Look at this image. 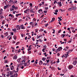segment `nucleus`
I'll use <instances>...</instances> for the list:
<instances>
[{"mask_svg":"<svg viewBox=\"0 0 77 77\" xmlns=\"http://www.w3.org/2000/svg\"><path fill=\"white\" fill-rule=\"evenodd\" d=\"M73 68V66L72 65H70L69 66V69H72Z\"/></svg>","mask_w":77,"mask_h":77,"instance_id":"6","label":"nucleus"},{"mask_svg":"<svg viewBox=\"0 0 77 77\" xmlns=\"http://www.w3.org/2000/svg\"><path fill=\"white\" fill-rule=\"evenodd\" d=\"M52 50H53V51H55V50H56V49H55V48H53L52 49Z\"/></svg>","mask_w":77,"mask_h":77,"instance_id":"43","label":"nucleus"},{"mask_svg":"<svg viewBox=\"0 0 77 77\" xmlns=\"http://www.w3.org/2000/svg\"><path fill=\"white\" fill-rule=\"evenodd\" d=\"M12 30L14 32H17V29L15 28H14V29H12Z\"/></svg>","mask_w":77,"mask_h":77,"instance_id":"12","label":"nucleus"},{"mask_svg":"<svg viewBox=\"0 0 77 77\" xmlns=\"http://www.w3.org/2000/svg\"><path fill=\"white\" fill-rule=\"evenodd\" d=\"M50 59V57H47V59Z\"/></svg>","mask_w":77,"mask_h":77,"instance_id":"54","label":"nucleus"},{"mask_svg":"<svg viewBox=\"0 0 77 77\" xmlns=\"http://www.w3.org/2000/svg\"><path fill=\"white\" fill-rule=\"evenodd\" d=\"M14 75H11V76H10V77H14Z\"/></svg>","mask_w":77,"mask_h":77,"instance_id":"63","label":"nucleus"},{"mask_svg":"<svg viewBox=\"0 0 77 77\" xmlns=\"http://www.w3.org/2000/svg\"><path fill=\"white\" fill-rule=\"evenodd\" d=\"M68 11H72V8H69L68 9Z\"/></svg>","mask_w":77,"mask_h":77,"instance_id":"19","label":"nucleus"},{"mask_svg":"<svg viewBox=\"0 0 77 77\" xmlns=\"http://www.w3.org/2000/svg\"><path fill=\"white\" fill-rule=\"evenodd\" d=\"M14 77H15V75H16V77H17V75H18V74H17V73H16V74H14Z\"/></svg>","mask_w":77,"mask_h":77,"instance_id":"23","label":"nucleus"},{"mask_svg":"<svg viewBox=\"0 0 77 77\" xmlns=\"http://www.w3.org/2000/svg\"><path fill=\"white\" fill-rule=\"evenodd\" d=\"M20 15V14H17L16 15V16H19V15Z\"/></svg>","mask_w":77,"mask_h":77,"instance_id":"61","label":"nucleus"},{"mask_svg":"<svg viewBox=\"0 0 77 77\" xmlns=\"http://www.w3.org/2000/svg\"><path fill=\"white\" fill-rule=\"evenodd\" d=\"M26 12H27V10H25L24 11V13H26Z\"/></svg>","mask_w":77,"mask_h":77,"instance_id":"62","label":"nucleus"},{"mask_svg":"<svg viewBox=\"0 0 77 77\" xmlns=\"http://www.w3.org/2000/svg\"><path fill=\"white\" fill-rule=\"evenodd\" d=\"M73 64L74 65H75L77 64V61H75V62L74 61L73 63Z\"/></svg>","mask_w":77,"mask_h":77,"instance_id":"11","label":"nucleus"},{"mask_svg":"<svg viewBox=\"0 0 77 77\" xmlns=\"http://www.w3.org/2000/svg\"><path fill=\"white\" fill-rule=\"evenodd\" d=\"M18 68H17V71H16V72H18Z\"/></svg>","mask_w":77,"mask_h":77,"instance_id":"41","label":"nucleus"},{"mask_svg":"<svg viewBox=\"0 0 77 77\" xmlns=\"http://www.w3.org/2000/svg\"><path fill=\"white\" fill-rule=\"evenodd\" d=\"M64 41H67V40L66 39V38H64Z\"/></svg>","mask_w":77,"mask_h":77,"instance_id":"51","label":"nucleus"},{"mask_svg":"<svg viewBox=\"0 0 77 77\" xmlns=\"http://www.w3.org/2000/svg\"><path fill=\"white\" fill-rule=\"evenodd\" d=\"M35 62V60H32L31 61V62Z\"/></svg>","mask_w":77,"mask_h":77,"instance_id":"60","label":"nucleus"},{"mask_svg":"<svg viewBox=\"0 0 77 77\" xmlns=\"http://www.w3.org/2000/svg\"><path fill=\"white\" fill-rule=\"evenodd\" d=\"M21 62L22 63H23V62H26V61H25V60H23V61H22Z\"/></svg>","mask_w":77,"mask_h":77,"instance_id":"42","label":"nucleus"},{"mask_svg":"<svg viewBox=\"0 0 77 77\" xmlns=\"http://www.w3.org/2000/svg\"><path fill=\"white\" fill-rule=\"evenodd\" d=\"M61 49H62V47H59L56 50V52H57V51H60Z\"/></svg>","mask_w":77,"mask_h":77,"instance_id":"2","label":"nucleus"},{"mask_svg":"<svg viewBox=\"0 0 77 77\" xmlns=\"http://www.w3.org/2000/svg\"><path fill=\"white\" fill-rule=\"evenodd\" d=\"M4 63H8V61L7 60H5L4 61Z\"/></svg>","mask_w":77,"mask_h":77,"instance_id":"22","label":"nucleus"},{"mask_svg":"<svg viewBox=\"0 0 77 77\" xmlns=\"http://www.w3.org/2000/svg\"><path fill=\"white\" fill-rule=\"evenodd\" d=\"M5 20H3L2 22V24H4V23H5Z\"/></svg>","mask_w":77,"mask_h":77,"instance_id":"34","label":"nucleus"},{"mask_svg":"<svg viewBox=\"0 0 77 77\" xmlns=\"http://www.w3.org/2000/svg\"><path fill=\"white\" fill-rule=\"evenodd\" d=\"M48 23H47L46 24H45V27H47V26H48Z\"/></svg>","mask_w":77,"mask_h":77,"instance_id":"47","label":"nucleus"},{"mask_svg":"<svg viewBox=\"0 0 77 77\" xmlns=\"http://www.w3.org/2000/svg\"><path fill=\"white\" fill-rule=\"evenodd\" d=\"M55 12H58V10L57 9H56V10L55 11Z\"/></svg>","mask_w":77,"mask_h":77,"instance_id":"46","label":"nucleus"},{"mask_svg":"<svg viewBox=\"0 0 77 77\" xmlns=\"http://www.w3.org/2000/svg\"><path fill=\"white\" fill-rule=\"evenodd\" d=\"M40 12H41V9H40L38 11V12H39V13H40Z\"/></svg>","mask_w":77,"mask_h":77,"instance_id":"58","label":"nucleus"},{"mask_svg":"<svg viewBox=\"0 0 77 77\" xmlns=\"http://www.w3.org/2000/svg\"><path fill=\"white\" fill-rule=\"evenodd\" d=\"M6 58H7V57L6 56H5L4 58V59H6Z\"/></svg>","mask_w":77,"mask_h":77,"instance_id":"40","label":"nucleus"},{"mask_svg":"<svg viewBox=\"0 0 77 77\" xmlns=\"http://www.w3.org/2000/svg\"><path fill=\"white\" fill-rule=\"evenodd\" d=\"M65 34H62L61 35V37L64 38V37H65Z\"/></svg>","mask_w":77,"mask_h":77,"instance_id":"18","label":"nucleus"},{"mask_svg":"<svg viewBox=\"0 0 77 77\" xmlns=\"http://www.w3.org/2000/svg\"><path fill=\"white\" fill-rule=\"evenodd\" d=\"M9 3H12V0H10V1H9Z\"/></svg>","mask_w":77,"mask_h":77,"instance_id":"31","label":"nucleus"},{"mask_svg":"<svg viewBox=\"0 0 77 77\" xmlns=\"http://www.w3.org/2000/svg\"><path fill=\"white\" fill-rule=\"evenodd\" d=\"M71 52V51L70 50H69V51L67 53V54H65V56H66V57H68V54L69 53H70V52Z\"/></svg>","mask_w":77,"mask_h":77,"instance_id":"3","label":"nucleus"},{"mask_svg":"<svg viewBox=\"0 0 77 77\" xmlns=\"http://www.w3.org/2000/svg\"><path fill=\"white\" fill-rule=\"evenodd\" d=\"M31 45H30L29 48L28 49V51H29V50H31V49H32V48L31 47Z\"/></svg>","mask_w":77,"mask_h":77,"instance_id":"9","label":"nucleus"},{"mask_svg":"<svg viewBox=\"0 0 77 77\" xmlns=\"http://www.w3.org/2000/svg\"><path fill=\"white\" fill-rule=\"evenodd\" d=\"M21 29H25V28L23 26H21Z\"/></svg>","mask_w":77,"mask_h":77,"instance_id":"33","label":"nucleus"},{"mask_svg":"<svg viewBox=\"0 0 77 77\" xmlns=\"http://www.w3.org/2000/svg\"><path fill=\"white\" fill-rule=\"evenodd\" d=\"M57 4L59 5V6L60 7L62 6V3H61V2H57Z\"/></svg>","mask_w":77,"mask_h":77,"instance_id":"10","label":"nucleus"},{"mask_svg":"<svg viewBox=\"0 0 77 77\" xmlns=\"http://www.w3.org/2000/svg\"><path fill=\"white\" fill-rule=\"evenodd\" d=\"M29 5L30 6H31V7H32V3H30V4H29Z\"/></svg>","mask_w":77,"mask_h":77,"instance_id":"35","label":"nucleus"},{"mask_svg":"<svg viewBox=\"0 0 77 77\" xmlns=\"http://www.w3.org/2000/svg\"><path fill=\"white\" fill-rule=\"evenodd\" d=\"M16 72V71L15 70H13L12 71H10V73L9 74V75L11 76V75H12L13 74V73H14V72Z\"/></svg>","mask_w":77,"mask_h":77,"instance_id":"1","label":"nucleus"},{"mask_svg":"<svg viewBox=\"0 0 77 77\" xmlns=\"http://www.w3.org/2000/svg\"><path fill=\"white\" fill-rule=\"evenodd\" d=\"M57 3V1H55L54 2V4H55V3Z\"/></svg>","mask_w":77,"mask_h":77,"instance_id":"39","label":"nucleus"},{"mask_svg":"<svg viewBox=\"0 0 77 77\" xmlns=\"http://www.w3.org/2000/svg\"><path fill=\"white\" fill-rule=\"evenodd\" d=\"M2 11H3V9H0V15H1L2 14Z\"/></svg>","mask_w":77,"mask_h":77,"instance_id":"15","label":"nucleus"},{"mask_svg":"<svg viewBox=\"0 0 77 77\" xmlns=\"http://www.w3.org/2000/svg\"><path fill=\"white\" fill-rule=\"evenodd\" d=\"M26 11H29V9H27L26 10Z\"/></svg>","mask_w":77,"mask_h":77,"instance_id":"64","label":"nucleus"},{"mask_svg":"<svg viewBox=\"0 0 77 77\" xmlns=\"http://www.w3.org/2000/svg\"><path fill=\"white\" fill-rule=\"evenodd\" d=\"M11 2L12 3H15V2H14V1H13V0H11Z\"/></svg>","mask_w":77,"mask_h":77,"instance_id":"55","label":"nucleus"},{"mask_svg":"<svg viewBox=\"0 0 77 77\" xmlns=\"http://www.w3.org/2000/svg\"><path fill=\"white\" fill-rule=\"evenodd\" d=\"M52 20H53V21H54V20H55V18L53 17V18H52Z\"/></svg>","mask_w":77,"mask_h":77,"instance_id":"32","label":"nucleus"},{"mask_svg":"<svg viewBox=\"0 0 77 77\" xmlns=\"http://www.w3.org/2000/svg\"><path fill=\"white\" fill-rule=\"evenodd\" d=\"M16 26V28H17V30H20V29H21V27L19 26V25H17Z\"/></svg>","mask_w":77,"mask_h":77,"instance_id":"4","label":"nucleus"},{"mask_svg":"<svg viewBox=\"0 0 77 77\" xmlns=\"http://www.w3.org/2000/svg\"><path fill=\"white\" fill-rule=\"evenodd\" d=\"M8 5H7V6H4V9H6V8H7V7H8Z\"/></svg>","mask_w":77,"mask_h":77,"instance_id":"26","label":"nucleus"},{"mask_svg":"<svg viewBox=\"0 0 77 77\" xmlns=\"http://www.w3.org/2000/svg\"><path fill=\"white\" fill-rule=\"evenodd\" d=\"M14 17V16H13V15H12L11 16V18H12H12H14V17Z\"/></svg>","mask_w":77,"mask_h":77,"instance_id":"56","label":"nucleus"},{"mask_svg":"<svg viewBox=\"0 0 77 77\" xmlns=\"http://www.w3.org/2000/svg\"><path fill=\"white\" fill-rule=\"evenodd\" d=\"M57 60H58L57 61V63H59V59H58Z\"/></svg>","mask_w":77,"mask_h":77,"instance_id":"37","label":"nucleus"},{"mask_svg":"<svg viewBox=\"0 0 77 77\" xmlns=\"http://www.w3.org/2000/svg\"><path fill=\"white\" fill-rule=\"evenodd\" d=\"M42 63H43V62H42V61L41 60L40 61H39V65H42Z\"/></svg>","mask_w":77,"mask_h":77,"instance_id":"13","label":"nucleus"},{"mask_svg":"<svg viewBox=\"0 0 77 77\" xmlns=\"http://www.w3.org/2000/svg\"><path fill=\"white\" fill-rule=\"evenodd\" d=\"M33 9L32 8L31 10H30V12L31 13L32 12H33Z\"/></svg>","mask_w":77,"mask_h":77,"instance_id":"20","label":"nucleus"},{"mask_svg":"<svg viewBox=\"0 0 77 77\" xmlns=\"http://www.w3.org/2000/svg\"><path fill=\"white\" fill-rule=\"evenodd\" d=\"M44 33H47V32H46V31L44 30Z\"/></svg>","mask_w":77,"mask_h":77,"instance_id":"59","label":"nucleus"},{"mask_svg":"<svg viewBox=\"0 0 77 77\" xmlns=\"http://www.w3.org/2000/svg\"><path fill=\"white\" fill-rule=\"evenodd\" d=\"M1 37H2V38H4V35H1Z\"/></svg>","mask_w":77,"mask_h":77,"instance_id":"24","label":"nucleus"},{"mask_svg":"<svg viewBox=\"0 0 77 77\" xmlns=\"http://www.w3.org/2000/svg\"><path fill=\"white\" fill-rule=\"evenodd\" d=\"M41 32H42V31H44V29H41L40 30Z\"/></svg>","mask_w":77,"mask_h":77,"instance_id":"52","label":"nucleus"},{"mask_svg":"<svg viewBox=\"0 0 77 77\" xmlns=\"http://www.w3.org/2000/svg\"><path fill=\"white\" fill-rule=\"evenodd\" d=\"M17 62H20V59H18L17 60Z\"/></svg>","mask_w":77,"mask_h":77,"instance_id":"38","label":"nucleus"},{"mask_svg":"<svg viewBox=\"0 0 77 77\" xmlns=\"http://www.w3.org/2000/svg\"><path fill=\"white\" fill-rule=\"evenodd\" d=\"M19 43H20V42H18L16 43V45H18V44H19Z\"/></svg>","mask_w":77,"mask_h":77,"instance_id":"27","label":"nucleus"},{"mask_svg":"<svg viewBox=\"0 0 77 77\" xmlns=\"http://www.w3.org/2000/svg\"><path fill=\"white\" fill-rule=\"evenodd\" d=\"M17 56H15L13 57V59H17Z\"/></svg>","mask_w":77,"mask_h":77,"instance_id":"16","label":"nucleus"},{"mask_svg":"<svg viewBox=\"0 0 77 77\" xmlns=\"http://www.w3.org/2000/svg\"><path fill=\"white\" fill-rule=\"evenodd\" d=\"M72 10H76V9H77V8H76V7H74V6H72Z\"/></svg>","mask_w":77,"mask_h":77,"instance_id":"7","label":"nucleus"},{"mask_svg":"<svg viewBox=\"0 0 77 77\" xmlns=\"http://www.w3.org/2000/svg\"><path fill=\"white\" fill-rule=\"evenodd\" d=\"M44 15H42L41 17L40 18H42L44 17Z\"/></svg>","mask_w":77,"mask_h":77,"instance_id":"57","label":"nucleus"},{"mask_svg":"<svg viewBox=\"0 0 77 77\" xmlns=\"http://www.w3.org/2000/svg\"><path fill=\"white\" fill-rule=\"evenodd\" d=\"M31 53H32V52L31 51H29L28 52V53L29 54H30Z\"/></svg>","mask_w":77,"mask_h":77,"instance_id":"45","label":"nucleus"},{"mask_svg":"<svg viewBox=\"0 0 77 77\" xmlns=\"http://www.w3.org/2000/svg\"><path fill=\"white\" fill-rule=\"evenodd\" d=\"M14 8H11L10 9V11H14Z\"/></svg>","mask_w":77,"mask_h":77,"instance_id":"25","label":"nucleus"},{"mask_svg":"<svg viewBox=\"0 0 77 77\" xmlns=\"http://www.w3.org/2000/svg\"><path fill=\"white\" fill-rule=\"evenodd\" d=\"M62 31V30L60 29L58 31V33H60Z\"/></svg>","mask_w":77,"mask_h":77,"instance_id":"28","label":"nucleus"},{"mask_svg":"<svg viewBox=\"0 0 77 77\" xmlns=\"http://www.w3.org/2000/svg\"><path fill=\"white\" fill-rule=\"evenodd\" d=\"M25 18H26V21H27L28 20H30V17H29L28 16L26 17Z\"/></svg>","mask_w":77,"mask_h":77,"instance_id":"8","label":"nucleus"},{"mask_svg":"<svg viewBox=\"0 0 77 77\" xmlns=\"http://www.w3.org/2000/svg\"><path fill=\"white\" fill-rule=\"evenodd\" d=\"M57 55L58 56H60V54H59V53H57Z\"/></svg>","mask_w":77,"mask_h":77,"instance_id":"50","label":"nucleus"},{"mask_svg":"<svg viewBox=\"0 0 77 77\" xmlns=\"http://www.w3.org/2000/svg\"><path fill=\"white\" fill-rule=\"evenodd\" d=\"M72 32H73V33H75V31L74 30H72Z\"/></svg>","mask_w":77,"mask_h":77,"instance_id":"44","label":"nucleus"},{"mask_svg":"<svg viewBox=\"0 0 77 77\" xmlns=\"http://www.w3.org/2000/svg\"><path fill=\"white\" fill-rule=\"evenodd\" d=\"M12 8H13V9H14L15 10H16V9H18V8H17V7H15V5H14L12 6Z\"/></svg>","mask_w":77,"mask_h":77,"instance_id":"5","label":"nucleus"},{"mask_svg":"<svg viewBox=\"0 0 77 77\" xmlns=\"http://www.w3.org/2000/svg\"><path fill=\"white\" fill-rule=\"evenodd\" d=\"M30 25H32V24H33V22H30Z\"/></svg>","mask_w":77,"mask_h":77,"instance_id":"48","label":"nucleus"},{"mask_svg":"<svg viewBox=\"0 0 77 77\" xmlns=\"http://www.w3.org/2000/svg\"><path fill=\"white\" fill-rule=\"evenodd\" d=\"M42 60H43V61H45V60H46V58L43 57L42 58Z\"/></svg>","mask_w":77,"mask_h":77,"instance_id":"21","label":"nucleus"},{"mask_svg":"<svg viewBox=\"0 0 77 77\" xmlns=\"http://www.w3.org/2000/svg\"><path fill=\"white\" fill-rule=\"evenodd\" d=\"M14 68H12V67H11V70H14Z\"/></svg>","mask_w":77,"mask_h":77,"instance_id":"49","label":"nucleus"},{"mask_svg":"<svg viewBox=\"0 0 77 77\" xmlns=\"http://www.w3.org/2000/svg\"><path fill=\"white\" fill-rule=\"evenodd\" d=\"M14 39H17V36L16 35H14L13 37Z\"/></svg>","mask_w":77,"mask_h":77,"instance_id":"17","label":"nucleus"},{"mask_svg":"<svg viewBox=\"0 0 77 77\" xmlns=\"http://www.w3.org/2000/svg\"><path fill=\"white\" fill-rule=\"evenodd\" d=\"M66 56L65 55V54L62 56V57H66Z\"/></svg>","mask_w":77,"mask_h":77,"instance_id":"36","label":"nucleus"},{"mask_svg":"<svg viewBox=\"0 0 77 77\" xmlns=\"http://www.w3.org/2000/svg\"><path fill=\"white\" fill-rule=\"evenodd\" d=\"M46 61H47V63H48V62H50V60H46Z\"/></svg>","mask_w":77,"mask_h":77,"instance_id":"30","label":"nucleus"},{"mask_svg":"<svg viewBox=\"0 0 77 77\" xmlns=\"http://www.w3.org/2000/svg\"><path fill=\"white\" fill-rule=\"evenodd\" d=\"M45 9H46L45 11H47V9H48V7H47V8H45Z\"/></svg>","mask_w":77,"mask_h":77,"instance_id":"53","label":"nucleus"},{"mask_svg":"<svg viewBox=\"0 0 77 77\" xmlns=\"http://www.w3.org/2000/svg\"><path fill=\"white\" fill-rule=\"evenodd\" d=\"M23 64H24V66H26V65L27 64L26 63H24Z\"/></svg>","mask_w":77,"mask_h":77,"instance_id":"29","label":"nucleus"},{"mask_svg":"<svg viewBox=\"0 0 77 77\" xmlns=\"http://www.w3.org/2000/svg\"><path fill=\"white\" fill-rule=\"evenodd\" d=\"M5 35H6V36H8V32H7L5 33H4Z\"/></svg>","mask_w":77,"mask_h":77,"instance_id":"14","label":"nucleus"}]
</instances>
